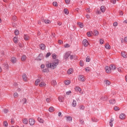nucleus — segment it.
<instances>
[{"label": "nucleus", "mask_w": 127, "mask_h": 127, "mask_svg": "<svg viewBox=\"0 0 127 127\" xmlns=\"http://www.w3.org/2000/svg\"><path fill=\"white\" fill-rule=\"evenodd\" d=\"M59 64L58 60H55L52 63H47L46 65L47 68H51V69H55L57 67V65Z\"/></svg>", "instance_id": "nucleus-1"}, {"label": "nucleus", "mask_w": 127, "mask_h": 127, "mask_svg": "<svg viewBox=\"0 0 127 127\" xmlns=\"http://www.w3.org/2000/svg\"><path fill=\"white\" fill-rule=\"evenodd\" d=\"M78 80L81 82H85V81H86V78L84 75H79L78 77Z\"/></svg>", "instance_id": "nucleus-2"}, {"label": "nucleus", "mask_w": 127, "mask_h": 127, "mask_svg": "<svg viewBox=\"0 0 127 127\" xmlns=\"http://www.w3.org/2000/svg\"><path fill=\"white\" fill-rule=\"evenodd\" d=\"M70 54H71L69 52L65 53L64 54V59H65V60L68 59V58H69V57L70 56Z\"/></svg>", "instance_id": "nucleus-3"}, {"label": "nucleus", "mask_w": 127, "mask_h": 127, "mask_svg": "<svg viewBox=\"0 0 127 127\" xmlns=\"http://www.w3.org/2000/svg\"><path fill=\"white\" fill-rule=\"evenodd\" d=\"M82 44H83L84 46H85V47H87V46L89 45V42H88V40L84 39L82 42Z\"/></svg>", "instance_id": "nucleus-4"}, {"label": "nucleus", "mask_w": 127, "mask_h": 127, "mask_svg": "<svg viewBox=\"0 0 127 127\" xmlns=\"http://www.w3.org/2000/svg\"><path fill=\"white\" fill-rule=\"evenodd\" d=\"M29 123L31 126H33L35 124V120L34 119H29Z\"/></svg>", "instance_id": "nucleus-5"}, {"label": "nucleus", "mask_w": 127, "mask_h": 127, "mask_svg": "<svg viewBox=\"0 0 127 127\" xmlns=\"http://www.w3.org/2000/svg\"><path fill=\"white\" fill-rule=\"evenodd\" d=\"M105 71L106 73H108V74H110V73L112 72V71L111 70V68H110V66H106Z\"/></svg>", "instance_id": "nucleus-6"}, {"label": "nucleus", "mask_w": 127, "mask_h": 127, "mask_svg": "<svg viewBox=\"0 0 127 127\" xmlns=\"http://www.w3.org/2000/svg\"><path fill=\"white\" fill-rule=\"evenodd\" d=\"M126 118V114L124 113H122L121 114H120L119 117V118L120 119V120H125Z\"/></svg>", "instance_id": "nucleus-7"}, {"label": "nucleus", "mask_w": 127, "mask_h": 127, "mask_svg": "<svg viewBox=\"0 0 127 127\" xmlns=\"http://www.w3.org/2000/svg\"><path fill=\"white\" fill-rule=\"evenodd\" d=\"M39 87L44 88V87H46V83L44 81H42L40 83Z\"/></svg>", "instance_id": "nucleus-8"}, {"label": "nucleus", "mask_w": 127, "mask_h": 127, "mask_svg": "<svg viewBox=\"0 0 127 127\" xmlns=\"http://www.w3.org/2000/svg\"><path fill=\"white\" fill-rule=\"evenodd\" d=\"M22 123L24 125H28V120L26 118H24L22 119Z\"/></svg>", "instance_id": "nucleus-9"}, {"label": "nucleus", "mask_w": 127, "mask_h": 127, "mask_svg": "<svg viewBox=\"0 0 127 127\" xmlns=\"http://www.w3.org/2000/svg\"><path fill=\"white\" fill-rule=\"evenodd\" d=\"M109 68H110V70L111 71H115V70L117 69V67H116L115 65H111L109 66Z\"/></svg>", "instance_id": "nucleus-10"}, {"label": "nucleus", "mask_w": 127, "mask_h": 127, "mask_svg": "<svg viewBox=\"0 0 127 127\" xmlns=\"http://www.w3.org/2000/svg\"><path fill=\"white\" fill-rule=\"evenodd\" d=\"M121 55L123 58H127V54L126 52H122L121 53Z\"/></svg>", "instance_id": "nucleus-11"}, {"label": "nucleus", "mask_w": 127, "mask_h": 127, "mask_svg": "<svg viewBox=\"0 0 127 127\" xmlns=\"http://www.w3.org/2000/svg\"><path fill=\"white\" fill-rule=\"evenodd\" d=\"M11 62L13 64H15V63H16V58L15 57H12L11 59Z\"/></svg>", "instance_id": "nucleus-12"}, {"label": "nucleus", "mask_w": 127, "mask_h": 127, "mask_svg": "<svg viewBox=\"0 0 127 127\" xmlns=\"http://www.w3.org/2000/svg\"><path fill=\"white\" fill-rule=\"evenodd\" d=\"M74 90L76 92H79V93H81V89L78 86H76L74 88Z\"/></svg>", "instance_id": "nucleus-13"}, {"label": "nucleus", "mask_w": 127, "mask_h": 127, "mask_svg": "<svg viewBox=\"0 0 127 127\" xmlns=\"http://www.w3.org/2000/svg\"><path fill=\"white\" fill-rule=\"evenodd\" d=\"M22 79L25 81V82H26L27 81V77H26V74H23L22 75Z\"/></svg>", "instance_id": "nucleus-14"}, {"label": "nucleus", "mask_w": 127, "mask_h": 127, "mask_svg": "<svg viewBox=\"0 0 127 127\" xmlns=\"http://www.w3.org/2000/svg\"><path fill=\"white\" fill-rule=\"evenodd\" d=\"M71 105L72 107H76V106H77V102L76 101V100H73Z\"/></svg>", "instance_id": "nucleus-15"}, {"label": "nucleus", "mask_w": 127, "mask_h": 127, "mask_svg": "<svg viewBox=\"0 0 127 127\" xmlns=\"http://www.w3.org/2000/svg\"><path fill=\"white\" fill-rule=\"evenodd\" d=\"M44 22H45L46 24H50V23H51V21L48 19H46L44 20Z\"/></svg>", "instance_id": "nucleus-16"}, {"label": "nucleus", "mask_w": 127, "mask_h": 127, "mask_svg": "<svg viewBox=\"0 0 127 127\" xmlns=\"http://www.w3.org/2000/svg\"><path fill=\"white\" fill-rule=\"evenodd\" d=\"M100 9L102 12H105L106 11V7L105 6H101Z\"/></svg>", "instance_id": "nucleus-17"}, {"label": "nucleus", "mask_w": 127, "mask_h": 127, "mask_svg": "<svg viewBox=\"0 0 127 127\" xmlns=\"http://www.w3.org/2000/svg\"><path fill=\"white\" fill-rule=\"evenodd\" d=\"M59 102H61L62 103L64 102V97H63L62 96H60L59 97Z\"/></svg>", "instance_id": "nucleus-18"}, {"label": "nucleus", "mask_w": 127, "mask_h": 127, "mask_svg": "<svg viewBox=\"0 0 127 127\" xmlns=\"http://www.w3.org/2000/svg\"><path fill=\"white\" fill-rule=\"evenodd\" d=\"M40 49H42V50H44L45 49L46 47L45 45L42 44L40 45Z\"/></svg>", "instance_id": "nucleus-19"}, {"label": "nucleus", "mask_w": 127, "mask_h": 127, "mask_svg": "<svg viewBox=\"0 0 127 127\" xmlns=\"http://www.w3.org/2000/svg\"><path fill=\"white\" fill-rule=\"evenodd\" d=\"M105 47L106 49H108V50L111 49V46H110V44H105Z\"/></svg>", "instance_id": "nucleus-20"}, {"label": "nucleus", "mask_w": 127, "mask_h": 127, "mask_svg": "<svg viewBox=\"0 0 127 127\" xmlns=\"http://www.w3.org/2000/svg\"><path fill=\"white\" fill-rule=\"evenodd\" d=\"M67 74L70 75V74H73V69L72 68H69L67 70Z\"/></svg>", "instance_id": "nucleus-21"}, {"label": "nucleus", "mask_w": 127, "mask_h": 127, "mask_svg": "<svg viewBox=\"0 0 127 127\" xmlns=\"http://www.w3.org/2000/svg\"><path fill=\"white\" fill-rule=\"evenodd\" d=\"M109 103L110 105H113L116 103V100H115V99L110 100H109Z\"/></svg>", "instance_id": "nucleus-22"}, {"label": "nucleus", "mask_w": 127, "mask_h": 127, "mask_svg": "<svg viewBox=\"0 0 127 127\" xmlns=\"http://www.w3.org/2000/svg\"><path fill=\"white\" fill-rule=\"evenodd\" d=\"M114 121H115V120L113 118H111L110 121V122H109V125L110 126V127H113V122H114Z\"/></svg>", "instance_id": "nucleus-23"}, {"label": "nucleus", "mask_w": 127, "mask_h": 127, "mask_svg": "<svg viewBox=\"0 0 127 127\" xmlns=\"http://www.w3.org/2000/svg\"><path fill=\"white\" fill-rule=\"evenodd\" d=\"M39 83H40V79H37L35 82V86H38Z\"/></svg>", "instance_id": "nucleus-24"}, {"label": "nucleus", "mask_w": 127, "mask_h": 127, "mask_svg": "<svg viewBox=\"0 0 127 127\" xmlns=\"http://www.w3.org/2000/svg\"><path fill=\"white\" fill-rule=\"evenodd\" d=\"M104 83L105 84H106V85H107L108 86H109V85H111V82L108 80H105L104 81Z\"/></svg>", "instance_id": "nucleus-25"}, {"label": "nucleus", "mask_w": 127, "mask_h": 127, "mask_svg": "<svg viewBox=\"0 0 127 127\" xmlns=\"http://www.w3.org/2000/svg\"><path fill=\"white\" fill-rule=\"evenodd\" d=\"M49 112H50V113H53L54 112V107H51L49 109Z\"/></svg>", "instance_id": "nucleus-26"}, {"label": "nucleus", "mask_w": 127, "mask_h": 127, "mask_svg": "<svg viewBox=\"0 0 127 127\" xmlns=\"http://www.w3.org/2000/svg\"><path fill=\"white\" fill-rule=\"evenodd\" d=\"M66 121L67 122H72V117L70 116L66 117Z\"/></svg>", "instance_id": "nucleus-27"}, {"label": "nucleus", "mask_w": 127, "mask_h": 127, "mask_svg": "<svg viewBox=\"0 0 127 127\" xmlns=\"http://www.w3.org/2000/svg\"><path fill=\"white\" fill-rule=\"evenodd\" d=\"M24 40L27 41V40H29L30 38L28 36V35H25L24 36Z\"/></svg>", "instance_id": "nucleus-28"}, {"label": "nucleus", "mask_w": 127, "mask_h": 127, "mask_svg": "<svg viewBox=\"0 0 127 127\" xmlns=\"http://www.w3.org/2000/svg\"><path fill=\"white\" fill-rule=\"evenodd\" d=\"M52 85L55 87V86H56L57 85V83L56 82V80H52L51 82Z\"/></svg>", "instance_id": "nucleus-29"}, {"label": "nucleus", "mask_w": 127, "mask_h": 127, "mask_svg": "<svg viewBox=\"0 0 127 127\" xmlns=\"http://www.w3.org/2000/svg\"><path fill=\"white\" fill-rule=\"evenodd\" d=\"M38 121L41 123V124H43L44 123V121H43V119H41V118H38Z\"/></svg>", "instance_id": "nucleus-30"}, {"label": "nucleus", "mask_w": 127, "mask_h": 127, "mask_svg": "<svg viewBox=\"0 0 127 127\" xmlns=\"http://www.w3.org/2000/svg\"><path fill=\"white\" fill-rule=\"evenodd\" d=\"M26 60V56L23 55L21 57V61H25Z\"/></svg>", "instance_id": "nucleus-31"}, {"label": "nucleus", "mask_w": 127, "mask_h": 127, "mask_svg": "<svg viewBox=\"0 0 127 127\" xmlns=\"http://www.w3.org/2000/svg\"><path fill=\"white\" fill-rule=\"evenodd\" d=\"M13 41H14V43H17V42H18V39L17 38V37H15L13 38Z\"/></svg>", "instance_id": "nucleus-32"}, {"label": "nucleus", "mask_w": 127, "mask_h": 127, "mask_svg": "<svg viewBox=\"0 0 127 127\" xmlns=\"http://www.w3.org/2000/svg\"><path fill=\"white\" fill-rule=\"evenodd\" d=\"M78 25L80 28H83V27H84V25L83 24V23L79 22L78 23Z\"/></svg>", "instance_id": "nucleus-33"}, {"label": "nucleus", "mask_w": 127, "mask_h": 127, "mask_svg": "<svg viewBox=\"0 0 127 127\" xmlns=\"http://www.w3.org/2000/svg\"><path fill=\"white\" fill-rule=\"evenodd\" d=\"M118 72H120V73H122V72H123L124 71L123 67H118Z\"/></svg>", "instance_id": "nucleus-34"}, {"label": "nucleus", "mask_w": 127, "mask_h": 127, "mask_svg": "<svg viewBox=\"0 0 127 127\" xmlns=\"http://www.w3.org/2000/svg\"><path fill=\"white\" fill-rule=\"evenodd\" d=\"M92 33H93V32L92 31L87 32V35L88 37H91V36H92Z\"/></svg>", "instance_id": "nucleus-35"}, {"label": "nucleus", "mask_w": 127, "mask_h": 127, "mask_svg": "<svg viewBox=\"0 0 127 127\" xmlns=\"http://www.w3.org/2000/svg\"><path fill=\"white\" fill-rule=\"evenodd\" d=\"M64 83L65 85H69L70 83H71V81H70V80H65Z\"/></svg>", "instance_id": "nucleus-36"}, {"label": "nucleus", "mask_w": 127, "mask_h": 127, "mask_svg": "<svg viewBox=\"0 0 127 127\" xmlns=\"http://www.w3.org/2000/svg\"><path fill=\"white\" fill-rule=\"evenodd\" d=\"M64 13L65 14H69V11H68V9L67 8H65L64 9Z\"/></svg>", "instance_id": "nucleus-37"}, {"label": "nucleus", "mask_w": 127, "mask_h": 127, "mask_svg": "<svg viewBox=\"0 0 127 127\" xmlns=\"http://www.w3.org/2000/svg\"><path fill=\"white\" fill-rule=\"evenodd\" d=\"M14 98H18V93L17 92H15L13 94Z\"/></svg>", "instance_id": "nucleus-38"}, {"label": "nucleus", "mask_w": 127, "mask_h": 127, "mask_svg": "<svg viewBox=\"0 0 127 127\" xmlns=\"http://www.w3.org/2000/svg\"><path fill=\"white\" fill-rule=\"evenodd\" d=\"M79 64H80V66H81V67H83V66H84V62H83V61H80L79 62Z\"/></svg>", "instance_id": "nucleus-39"}, {"label": "nucleus", "mask_w": 127, "mask_h": 127, "mask_svg": "<svg viewBox=\"0 0 127 127\" xmlns=\"http://www.w3.org/2000/svg\"><path fill=\"white\" fill-rule=\"evenodd\" d=\"M94 32L95 36H97V35H99V32H98V31L94 30Z\"/></svg>", "instance_id": "nucleus-40"}, {"label": "nucleus", "mask_w": 127, "mask_h": 127, "mask_svg": "<svg viewBox=\"0 0 127 127\" xmlns=\"http://www.w3.org/2000/svg\"><path fill=\"white\" fill-rule=\"evenodd\" d=\"M3 126H4V127H8V124H7L6 121L4 122Z\"/></svg>", "instance_id": "nucleus-41"}, {"label": "nucleus", "mask_w": 127, "mask_h": 127, "mask_svg": "<svg viewBox=\"0 0 127 127\" xmlns=\"http://www.w3.org/2000/svg\"><path fill=\"white\" fill-rule=\"evenodd\" d=\"M46 101L47 103H50V102H51V99L49 98H46Z\"/></svg>", "instance_id": "nucleus-42"}, {"label": "nucleus", "mask_w": 127, "mask_h": 127, "mask_svg": "<svg viewBox=\"0 0 127 127\" xmlns=\"http://www.w3.org/2000/svg\"><path fill=\"white\" fill-rule=\"evenodd\" d=\"M14 34H15V35H18V34H19V32L18 31V30H16L14 31Z\"/></svg>", "instance_id": "nucleus-43"}, {"label": "nucleus", "mask_w": 127, "mask_h": 127, "mask_svg": "<svg viewBox=\"0 0 127 127\" xmlns=\"http://www.w3.org/2000/svg\"><path fill=\"white\" fill-rule=\"evenodd\" d=\"M79 123L81 125H84V120L83 119H80Z\"/></svg>", "instance_id": "nucleus-44"}, {"label": "nucleus", "mask_w": 127, "mask_h": 127, "mask_svg": "<svg viewBox=\"0 0 127 127\" xmlns=\"http://www.w3.org/2000/svg\"><path fill=\"white\" fill-rule=\"evenodd\" d=\"M114 111H120V108L118 106L115 107Z\"/></svg>", "instance_id": "nucleus-45"}, {"label": "nucleus", "mask_w": 127, "mask_h": 127, "mask_svg": "<svg viewBox=\"0 0 127 127\" xmlns=\"http://www.w3.org/2000/svg\"><path fill=\"white\" fill-rule=\"evenodd\" d=\"M64 47L65 48H68V47H70V45L68 44H66L65 45H64Z\"/></svg>", "instance_id": "nucleus-46"}, {"label": "nucleus", "mask_w": 127, "mask_h": 127, "mask_svg": "<svg viewBox=\"0 0 127 127\" xmlns=\"http://www.w3.org/2000/svg\"><path fill=\"white\" fill-rule=\"evenodd\" d=\"M86 11L87 12H91V11H92V10L90 9V8H87L86 9Z\"/></svg>", "instance_id": "nucleus-47"}, {"label": "nucleus", "mask_w": 127, "mask_h": 127, "mask_svg": "<svg viewBox=\"0 0 127 127\" xmlns=\"http://www.w3.org/2000/svg\"><path fill=\"white\" fill-rule=\"evenodd\" d=\"M90 60V57H87L86 59V62H89Z\"/></svg>", "instance_id": "nucleus-48"}, {"label": "nucleus", "mask_w": 127, "mask_h": 127, "mask_svg": "<svg viewBox=\"0 0 127 127\" xmlns=\"http://www.w3.org/2000/svg\"><path fill=\"white\" fill-rule=\"evenodd\" d=\"M22 101L23 102V104H25L26 103V98H23Z\"/></svg>", "instance_id": "nucleus-49"}, {"label": "nucleus", "mask_w": 127, "mask_h": 127, "mask_svg": "<svg viewBox=\"0 0 127 127\" xmlns=\"http://www.w3.org/2000/svg\"><path fill=\"white\" fill-rule=\"evenodd\" d=\"M12 19L13 20V21H15V20H16V16H13L12 17Z\"/></svg>", "instance_id": "nucleus-50"}, {"label": "nucleus", "mask_w": 127, "mask_h": 127, "mask_svg": "<svg viewBox=\"0 0 127 127\" xmlns=\"http://www.w3.org/2000/svg\"><path fill=\"white\" fill-rule=\"evenodd\" d=\"M53 4L54 6H57L58 5L57 2H53Z\"/></svg>", "instance_id": "nucleus-51"}, {"label": "nucleus", "mask_w": 127, "mask_h": 127, "mask_svg": "<svg viewBox=\"0 0 127 127\" xmlns=\"http://www.w3.org/2000/svg\"><path fill=\"white\" fill-rule=\"evenodd\" d=\"M100 44H103L104 43V40L103 39H100Z\"/></svg>", "instance_id": "nucleus-52"}, {"label": "nucleus", "mask_w": 127, "mask_h": 127, "mask_svg": "<svg viewBox=\"0 0 127 127\" xmlns=\"http://www.w3.org/2000/svg\"><path fill=\"white\" fill-rule=\"evenodd\" d=\"M52 57H53V59H56V55L55 54H53Z\"/></svg>", "instance_id": "nucleus-53"}, {"label": "nucleus", "mask_w": 127, "mask_h": 127, "mask_svg": "<svg viewBox=\"0 0 127 127\" xmlns=\"http://www.w3.org/2000/svg\"><path fill=\"white\" fill-rule=\"evenodd\" d=\"M3 112L5 114H7L8 113V110L7 109H4Z\"/></svg>", "instance_id": "nucleus-54"}, {"label": "nucleus", "mask_w": 127, "mask_h": 127, "mask_svg": "<svg viewBox=\"0 0 127 127\" xmlns=\"http://www.w3.org/2000/svg\"><path fill=\"white\" fill-rule=\"evenodd\" d=\"M11 124L12 125H13V124H14V119H12L11 120Z\"/></svg>", "instance_id": "nucleus-55"}, {"label": "nucleus", "mask_w": 127, "mask_h": 127, "mask_svg": "<svg viewBox=\"0 0 127 127\" xmlns=\"http://www.w3.org/2000/svg\"><path fill=\"white\" fill-rule=\"evenodd\" d=\"M73 58H74V56L73 55H70L69 56V59H70V60H72V59H73Z\"/></svg>", "instance_id": "nucleus-56"}, {"label": "nucleus", "mask_w": 127, "mask_h": 127, "mask_svg": "<svg viewBox=\"0 0 127 127\" xmlns=\"http://www.w3.org/2000/svg\"><path fill=\"white\" fill-rule=\"evenodd\" d=\"M41 69H44V68H45V64H41Z\"/></svg>", "instance_id": "nucleus-57"}, {"label": "nucleus", "mask_w": 127, "mask_h": 127, "mask_svg": "<svg viewBox=\"0 0 127 127\" xmlns=\"http://www.w3.org/2000/svg\"><path fill=\"white\" fill-rule=\"evenodd\" d=\"M114 26H118V22H115L113 24Z\"/></svg>", "instance_id": "nucleus-58"}, {"label": "nucleus", "mask_w": 127, "mask_h": 127, "mask_svg": "<svg viewBox=\"0 0 127 127\" xmlns=\"http://www.w3.org/2000/svg\"><path fill=\"white\" fill-rule=\"evenodd\" d=\"M80 110H84L85 109V107H84L83 105L80 106Z\"/></svg>", "instance_id": "nucleus-59"}, {"label": "nucleus", "mask_w": 127, "mask_h": 127, "mask_svg": "<svg viewBox=\"0 0 127 127\" xmlns=\"http://www.w3.org/2000/svg\"><path fill=\"white\" fill-rule=\"evenodd\" d=\"M111 2H112V3H114V4L116 2V0H111Z\"/></svg>", "instance_id": "nucleus-60"}, {"label": "nucleus", "mask_w": 127, "mask_h": 127, "mask_svg": "<svg viewBox=\"0 0 127 127\" xmlns=\"http://www.w3.org/2000/svg\"><path fill=\"white\" fill-rule=\"evenodd\" d=\"M71 93H72L71 91H67L66 92V95H70Z\"/></svg>", "instance_id": "nucleus-61"}, {"label": "nucleus", "mask_w": 127, "mask_h": 127, "mask_svg": "<svg viewBox=\"0 0 127 127\" xmlns=\"http://www.w3.org/2000/svg\"><path fill=\"white\" fill-rule=\"evenodd\" d=\"M51 55V54H50V53H48L46 55V57H49V56H50Z\"/></svg>", "instance_id": "nucleus-62"}, {"label": "nucleus", "mask_w": 127, "mask_h": 127, "mask_svg": "<svg viewBox=\"0 0 127 127\" xmlns=\"http://www.w3.org/2000/svg\"><path fill=\"white\" fill-rule=\"evenodd\" d=\"M119 13L120 15H124V12H123L122 11H120Z\"/></svg>", "instance_id": "nucleus-63"}, {"label": "nucleus", "mask_w": 127, "mask_h": 127, "mask_svg": "<svg viewBox=\"0 0 127 127\" xmlns=\"http://www.w3.org/2000/svg\"><path fill=\"white\" fill-rule=\"evenodd\" d=\"M85 69L86 72H88V71H90V68L89 67H86Z\"/></svg>", "instance_id": "nucleus-64"}]
</instances>
